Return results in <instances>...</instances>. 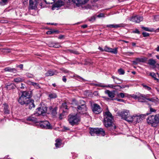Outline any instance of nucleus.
<instances>
[{
	"label": "nucleus",
	"instance_id": "obj_1",
	"mask_svg": "<svg viewBox=\"0 0 159 159\" xmlns=\"http://www.w3.org/2000/svg\"><path fill=\"white\" fill-rule=\"evenodd\" d=\"M113 116L109 111L105 112L104 114L103 124L106 127H109L112 126Z\"/></svg>",
	"mask_w": 159,
	"mask_h": 159
},
{
	"label": "nucleus",
	"instance_id": "obj_2",
	"mask_svg": "<svg viewBox=\"0 0 159 159\" xmlns=\"http://www.w3.org/2000/svg\"><path fill=\"white\" fill-rule=\"evenodd\" d=\"M77 105V111L81 114H85L86 116H89V114L87 113V107L85 104V102L82 100H80L76 103Z\"/></svg>",
	"mask_w": 159,
	"mask_h": 159
},
{
	"label": "nucleus",
	"instance_id": "obj_3",
	"mask_svg": "<svg viewBox=\"0 0 159 159\" xmlns=\"http://www.w3.org/2000/svg\"><path fill=\"white\" fill-rule=\"evenodd\" d=\"M19 98L18 100L19 103L21 105H23L30 98L29 92L27 91H22L19 94Z\"/></svg>",
	"mask_w": 159,
	"mask_h": 159
},
{
	"label": "nucleus",
	"instance_id": "obj_4",
	"mask_svg": "<svg viewBox=\"0 0 159 159\" xmlns=\"http://www.w3.org/2000/svg\"><path fill=\"white\" fill-rule=\"evenodd\" d=\"M118 114L124 120L129 122H132V116H130L129 110H124L121 111H119Z\"/></svg>",
	"mask_w": 159,
	"mask_h": 159
},
{
	"label": "nucleus",
	"instance_id": "obj_5",
	"mask_svg": "<svg viewBox=\"0 0 159 159\" xmlns=\"http://www.w3.org/2000/svg\"><path fill=\"white\" fill-rule=\"evenodd\" d=\"M69 121L70 124L72 126L77 125L80 121V117L77 115L69 116Z\"/></svg>",
	"mask_w": 159,
	"mask_h": 159
},
{
	"label": "nucleus",
	"instance_id": "obj_6",
	"mask_svg": "<svg viewBox=\"0 0 159 159\" xmlns=\"http://www.w3.org/2000/svg\"><path fill=\"white\" fill-rule=\"evenodd\" d=\"M47 110V106L44 104H41L40 106L36 109V111L34 113V115L36 116L42 115L46 113Z\"/></svg>",
	"mask_w": 159,
	"mask_h": 159
},
{
	"label": "nucleus",
	"instance_id": "obj_7",
	"mask_svg": "<svg viewBox=\"0 0 159 159\" xmlns=\"http://www.w3.org/2000/svg\"><path fill=\"white\" fill-rule=\"evenodd\" d=\"M90 133L92 136H94L96 134L104 136L105 134V131L102 128H91L90 129Z\"/></svg>",
	"mask_w": 159,
	"mask_h": 159
},
{
	"label": "nucleus",
	"instance_id": "obj_8",
	"mask_svg": "<svg viewBox=\"0 0 159 159\" xmlns=\"http://www.w3.org/2000/svg\"><path fill=\"white\" fill-rule=\"evenodd\" d=\"M148 95L145 96L143 94H140L139 95V97L137 100L139 102H146L147 100H148L152 102H155V99L153 98H148Z\"/></svg>",
	"mask_w": 159,
	"mask_h": 159
},
{
	"label": "nucleus",
	"instance_id": "obj_9",
	"mask_svg": "<svg viewBox=\"0 0 159 159\" xmlns=\"http://www.w3.org/2000/svg\"><path fill=\"white\" fill-rule=\"evenodd\" d=\"M39 125L41 128L46 129H52V126L48 121H41L39 123Z\"/></svg>",
	"mask_w": 159,
	"mask_h": 159
},
{
	"label": "nucleus",
	"instance_id": "obj_10",
	"mask_svg": "<svg viewBox=\"0 0 159 159\" xmlns=\"http://www.w3.org/2000/svg\"><path fill=\"white\" fill-rule=\"evenodd\" d=\"M91 109L93 112L96 114H99L102 111L100 106L96 103L91 105Z\"/></svg>",
	"mask_w": 159,
	"mask_h": 159
},
{
	"label": "nucleus",
	"instance_id": "obj_11",
	"mask_svg": "<svg viewBox=\"0 0 159 159\" xmlns=\"http://www.w3.org/2000/svg\"><path fill=\"white\" fill-rule=\"evenodd\" d=\"M89 0H72L71 2L76 6L79 7L87 3Z\"/></svg>",
	"mask_w": 159,
	"mask_h": 159
},
{
	"label": "nucleus",
	"instance_id": "obj_12",
	"mask_svg": "<svg viewBox=\"0 0 159 159\" xmlns=\"http://www.w3.org/2000/svg\"><path fill=\"white\" fill-rule=\"evenodd\" d=\"M96 85H98V84H96ZM98 86H99L101 87H109L111 88H112V89H116V90H119L121 89L122 88H125L126 86H124V85H122L120 86L119 85H117L116 86H114L112 84H109L108 85H98Z\"/></svg>",
	"mask_w": 159,
	"mask_h": 159
},
{
	"label": "nucleus",
	"instance_id": "obj_13",
	"mask_svg": "<svg viewBox=\"0 0 159 159\" xmlns=\"http://www.w3.org/2000/svg\"><path fill=\"white\" fill-rule=\"evenodd\" d=\"M130 20L136 23H139L143 20V18L142 16L138 15L132 16L129 19Z\"/></svg>",
	"mask_w": 159,
	"mask_h": 159
},
{
	"label": "nucleus",
	"instance_id": "obj_14",
	"mask_svg": "<svg viewBox=\"0 0 159 159\" xmlns=\"http://www.w3.org/2000/svg\"><path fill=\"white\" fill-rule=\"evenodd\" d=\"M154 115L149 116L147 119V123L148 124L151 125L152 126L156 125Z\"/></svg>",
	"mask_w": 159,
	"mask_h": 159
},
{
	"label": "nucleus",
	"instance_id": "obj_15",
	"mask_svg": "<svg viewBox=\"0 0 159 159\" xmlns=\"http://www.w3.org/2000/svg\"><path fill=\"white\" fill-rule=\"evenodd\" d=\"M34 101L33 99H30L24 104L28 106L29 109H31L35 107V106L34 103Z\"/></svg>",
	"mask_w": 159,
	"mask_h": 159
},
{
	"label": "nucleus",
	"instance_id": "obj_16",
	"mask_svg": "<svg viewBox=\"0 0 159 159\" xmlns=\"http://www.w3.org/2000/svg\"><path fill=\"white\" fill-rule=\"evenodd\" d=\"M64 1L62 0H59L55 3L52 7V9L53 10L55 7H59L64 5Z\"/></svg>",
	"mask_w": 159,
	"mask_h": 159
},
{
	"label": "nucleus",
	"instance_id": "obj_17",
	"mask_svg": "<svg viewBox=\"0 0 159 159\" xmlns=\"http://www.w3.org/2000/svg\"><path fill=\"white\" fill-rule=\"evenodd\" d=\"M147 60V58L145 57L137 58L135 60L133 61L132 62L134 64L137 65L139 62H145Z\"/></svg>",
	"mask_w": 159,
	"mask_h": 159
},
{
	"label": "nucleus",
	"instance_id": "obj_18",
	"mask_svg": "<svg viewBox=\"0 0 159 159\" xmlns=\"http://www.w3.org/2000/svg\"><path fill=\"white\" fill-rule=\"evenodd\" d=\"M115 91H110L109 90H106L105 93L107 94L108 96L111 98H112L115 97Z\"/></svg>",
	"mask_w": 159,
	"mask_h": 159
},
{
	"label": "nucleus",
	"instance_id": "obj_19",
	"mask_svg": "<svg viewBox=\"0 0 159 159\" xmlns=\"http://www.w3.org/2000/svg\"><path fill=\"white\" fill-rule=\"evenodd\" d=\"M37 1V0H30V9H34L35 8Z\"/></svg>",
	"mask_w": 159,
	"mask_h": 159
},
{
	"label": "nucleus",
	"instance_id": "obj_20",
	"mask_svg": "<svg viewBox=\"0 0 159 159\" xmlns=\"http://www.w3.org/2000/svg\"><path fill=\"white\" fill-rule=\"evenodd\" d=\"M132 118L133 119L132 122L134 121L136 123H139L141 121L139 115H134L133 116H132Z\"/></svg>",
	"mask_w": 159,
	"mask_h": 159
},
{
	"label": "nucleus",
	"instance_id": "obj_21",
	"mask_svg": "<svg viewBox=\"0 0 159 159\" xmlns=\"http://www.w3.org/2000/svg\"><path fill=\"white\" fill-rule=\"evenodd\" d=\"M49 109L51 111V113L53 116H55L57 114V107H55L53 108L52 107L50 106L49 107Z\"/></svg>",
	"mask_w": 159,
	"mask_h": 159
},
{
	"label": "nucleus",
	"instance_id": "obj_22",
	"mask_svg": "<svg viewBox=\"0 0 159 159\" xmlns=\"http://www.w3.org/2000/svg\"><path fill=\"white\" fill-rule=\"evenodd\" d=\"M34 116H36V115H34V114L30 116L27 119V120L37 122V118Z\"/></svg>",
	"mask_w": 159,
	"mask_h": 159
},
{
	"label": "nucleus",
	"instance_id": "obj_23",
	"mask_svg": "<svg viewBox=\"0 0 159 159\" xmlns=\"http://www.w3.org/2000/svg\"><path fill=\"white\" fill-rule=\"evenodd\" d=\"M2 107H3L4 113L5 114H9L10 111L8 109V105L7 104L5 103L3 104Z\"/></svg>",
	"mask_w": 159,
	"mask_h": 159
},
{
	"label": "nucleus",
	"instance_id": "obj_24",
	"mask_svg": "<svg viewBox=\"0 0 159 159\" xmlns=\"http://www.w3.org/2000/svg\"><path fill=\"white\" fill-rule=\"evenodd\" d=\"M122 26V24H111L108 25H107V27L112 28H117Z\"/></svg>",
	"mask_w": 159,
	"mask_h": 159
},
{
	"label": "nucleus",
	"instance_id": "obj_25",
	"mask_svg": "<svg viewBox=\"0 0 159 159\" xmlns=\"http://www.w3.org/2000/svg\"><path fill=\"white\" fill-rule=\"evenodd\" d=\"M117 96L118 98H123L125 97H127L129 96V94L125 93H118Z\"/></svg>",
	"mask_w": 159,
	"mask_h": 159
},
{
	"label": "nucleus",
	"instance_id": "obj_26",
	"mask_svg": "<svg viewBox=\"0 0 159 159\" xmlns=\"http://www.w3.org/2000/svg\"><path fill=\"white\" fill-rule=\"evenodd\" d=\"M112 78L114 80V82L116 84H120L122 82V81L121 80H120L114 76H112Z\"/></svg>",
	"mask_w": 159,
	"mask_h": 159
},
{
	"label": "nucleus",
	"instance_id": "obj_27",
	"mask_svg": "<svg viewBox=\"0 0 159 159\" xmlns=\"http://www.w3.org/2000/svg\"><path fill=\"white\" fill-rule=\"evenodd\" d=\"M6 87L7 90H10L12 89H14L15 86L13 84L9 83L8 84L6 85Z\"/></svg>",
	"mask_w": 159,
	"mask_h": 159
},
{
	"label": "nucleus",
	"instance_id": "obj_28",
	"mask_svg": "<svg viewBox=\"0 0 159 159\" xmlns=\"http://www.w3.org/2000/svg\"><path fill=\"white\" fill-rule=\"evenodd\" d=\"M4 70L5 71H9L14 73H16V70L15 68H11L10 67H7L5 68Z\"/></svg>",
	"mask_w": 159,
	"mask_h": 159
},
{
	"label": "nucleus",
	"instance_id": "obj_29",
	"mask_svg": "<svg viewBox=\"0 0 159 159\" xmlns=\"http://www.w3.org/2000/svg\"><path fill=\"white\" fill-rule=\"evenodd\" d=\"M156 62L155 60L151 58L148 60V64L151 66H154L155 65Z\"/></svg>",
	"mask_w": 159,
	"mask_h": 159
},
{
	"label": "nucleus",
	"instance_id": "obj_30",
	"mask_svg": "<svg viewBox=\"0 0 159 159\" xmlns=\"http://www.w3.org/2000/svg\"><path fill=\"white\" fill-rule=\"evenodd\" d=\"M56 143L55 144L56 148H59L61 145V140L59 139H57L56 140Z\"/></svg>",
	"mask_w": 159,
	"mask_h": 159
},
{
	"label": "nucleus",
	"instance_id": "obj_31",
	"mask_svg": "<svg viewBox=\"0 0 159 159\" xmlns=\"http://www.w3.org/2000/svg\"><path fill=\"white\" fill-rule=\"evenodd\" d=\"M54 73L53 71L51 70H49L45 74V76H51L54 75Z\"/></svg>",
	"mask_w": 159,
	"mask_h": 159
},
{
	"label": "nucleus",
	"instance_id": "obj_32",
	"mask_svg": "<svg viewBox=\"0 0 159 159\" xmlns=\"http://www.w3.org/2000/svg\"><path fill=\"white\" fill-rule=\"evenodd\" d=\"M48 97L50 99H52L57 98V96L56 93H52L49 94Z\"/></svg>",
	"mask_w": 159,
	"mask_h": 159
},
{
	"label": "nucleus",
	"instance_id": "obj_33",
	"mask_svg": "<svg viewBox=\"0 0 159 159\" xmlns=\"http://www.w3.org/2000/svg\"><path fill=\"white\" fill-rule=\"evenodd\" d=\"M155 120L156 124L159 123V114H157L154 115Z\"/></svg>",
	"mask_w": 159,
	"mask_h": 159
},
{
	"label": "nucleus",
	"instance_id": "obj_34",
	"mask_svg": "<svg viewBox=\"0 0 159 159\" xmlns=\"http://www.w3.org/2000/svg\"><path fill=\"white\" fill-rule=\"evenodd\" d=\"M64 1V5L70 6L71 5V2L69 0H62Z\"/></svg>",
	"mask_w": 159,
	"mask_h": 159
},
{
	"label": "nucleus",
	"instance_id": "obj_35",
	"mask_svg": "<svg viewBox=\"0 0 159 159\" xmlns=\"http://www.w3.org/2000/svg\"><path fill=\"white\" fill-rule=\"evenodd\" d=\"M150 75L155 80H157V82H159V79L156 78V76L154 72H151L150 74Z\"/></svg>",
	"mask_w": 159,
	"mask_h": 159
},
{
	"label": "nucleus",
	"instance_id": "obj_36",
	"mask_svg": "<svg viewBox=\"0 0 159 159\" xmlns=\"http://www.w3.org/2000/svg\"><path fill=\"white\" fill-rule=\"evenodd\" d=\"M23 79L20 77H18L14 79V81L16 83L20 82L23 80Z\"/></svg>",
	"mask_w": 159,
	"mask_h": 159
},
{
	"label": "nucleus",
	"instance_id": "obj_37",
	"mask_svg": "<svg viewBox=\"0 0 159 159\" xmlns=\"http://www.w3.org/2000/svg\"><path fill=\"white\" fill-rule=\"evenodd\" d=\"M74 76L76 78V79L79 81H84L85 80L84 79L77 75H75Z\"/></svg>",
	"mask_w": 159,
	"mask_h": 159
},
{
	"label": "nucleus",
	"instance_id": "obj_38",
	"mask_svg": "<svg viewBox=\"0 0 159 159\" xmlns=\"http://www.w3.org/2000/svg\"><path fill=\"white\" fill-rule=\"evenodd\" d=\"M31 84L36 89H39L40 88L39 84L37 83L31 82Z\"/></svg>",
	"mask_w": 159,
	"mask_h": 159
},
{
	"label": "nucleus",
	"instance_id": "obj_39",
	"mask_svg": "<svg viewBox=\"0 0 159 159\" xmlns=\"http://www.w3.org/2000/svg\"><path fill=\"white\" fill-rule=\"evenodd\" d=\"M67 51L70 53H73L75 54H79V52L76 50L69 49Z\"/></svg>",
	"mask_w": 159,
	"mask_h": 159
},
{
	"label": "nucleus",
	"instance_id": "obj_40",
	"mask_svg": "<svg viewBox=\"0 0 159 159\" xmlns=\"http://www.w3.org/2000/svg\"><path fill=\"white\" fill-rule=\"evenodd\" d=\"M46 3L52 4L55 2V0H44Z\"/></svg>",
	"mask_w": 159,
	"mask_h": 159
},
{
	"label": "nucleus",
	"instance_id": "obj_41",
	"mask_svg": "<svg viewBox=\"0 0 159 159\" xmlns=\"http://www.w3.org/2000/svg\"><path fill=\"white\" fill-rule=\"evenodd\" d=\"M110 52H111L112 53L116 54L117 53V48H115L114 49H112L111 48V50Z\"/></svg>",
	"mask_w": 159,
	"mask_h": 159
},
{
	"label": "nucleus",
	"instance_id": "obj_42",
	"mask_svg": "<svg viewBox=\"0 0 159 159\" xmlns=\"http://www.w3.org/2000/svg\"><path fill=\"white\" fill-rule=\"evenodd\" d=\"M118 72L120 75H123L125 73V71L124 70L121 68H120L118 69Z\"/></svg>",
	"mask_w": 159,
	"mask_h": 159
},
{
	"label": "nucleus",
	"instance_id": "obj_43",
	"mask_svg": "<svg viewBox=\"0 0 159 159\" xmlns=\"http://www.w3.org/2000/svg\"><path fill=\"white\" fill-rule=\"evenodd\" d=\"M111 50V48H109L107 46H105L104 48V51L108 52H110Z\"/></svg>",
	"mask_w": 159,
	"mask_h": 159
},
{
	"label": "nucleus",
	"instance_id": "obj_44",
	"mask_svg": "<svg viewBox=\"0 0 159 159\" xmlns=\"http://www.w3.org/2000/svg\"><path fill=\"white\" fill-rule=\"evenodd\" d=\"M7 2V0H1V1L0 2V4L1 5H4L6 4Z\"/></svg>",
	"mask_w": 159,
	"mask_h": 159
},
{
	"label": "nucleus",
	"instance_id": "obj_45",
	"mask_svg": "<svg viewBox=\"0 0 159 159\" xmlns=\"http://www.w3.org/2000/svg\"><path fill=\"white\" fill-rule=\"evenodd\" d=\"M142 85L143 87L145 89L148 90H150L151 89V88L147 85H145L144 84H142Z\"/></svg>",
	"mask_w": 159,
	"mask_h": 159
},
{
	"label": "nucleus",
	"instance_id": "obj_46",
	"mask_svg": "<svg viewBox=\"0 0 159 159\" xmlns=\"http://www.w3.org/2000/svg\"><path fill=\"white\" fill-rule=\"evenodd\" d=\"M129 96L130 97H132V98H134L136 99H137L139 97V95L138 96V95H135L134 94L129 95Z\"/></svg>",
	"mask_w": 159,
	"mask_h": 159
},
{
	"label": "nucleus",
	"instance_id": "obj_47",
	"mask_svg": "<svg viewBox=\"0 0 159 159\" xmlns=\"http://www.w3.org/2000/svg\"><path fill=\"white\" fill-rule=\"evenodd\" d=\"M140 116V119L141 120V121L143 120V119H145V116H146V115L145 114H142V115H139Z\"/></svg>",
	"mask_w": 159,
	"mask_h": 159
},
{
	"label": "nucleus",
	"instance_id": "obj_48",
	"mask_svg": "<svg viewBox=\"0 0 159 159\" xmlns=\"http://www.w3.org/2000/svg\"><path fill=\"white\" fill-rule=\"evenodd\" d=\"M26 75L29 78H32L34 77V75H33L29 73H26Z\"/></svg>",
	"mask_w": 159,
	"mask_h": 159
},
{
	"label": "nucleus",
	"instance_id": "obj_49",
	"mask_svg": "<svg viewBox=\"0 0 159 159\" xmlns=\"http://www.w3.org/2000/svg\"><path fill=\"white\" fill-rule=\"evenodd\" d=\"M95 17L94 16H93L89 19V20L90 21L93 22L95 20Z\"/></svg>",
	"mask_w": 159,
	"mask_h": 159
},
{
	"label": "nucleus",
	"instance_id": "obj_50",
	"mask_svg": "<svg viewBox=\"0 0 159 159\" xmlns=\"http://www.w3.org/2000/svg\"><path fill=\"white\" fill-rule=\"evenodd\" d=\"M55 32H56V31L55 30L48 31L46 33L48 34H50Z\"/></svg>",
	"mask_w": 159,
	"mask_h": 159
},
{
	"label": "nucleus",
	"instance_id": "obj_51",
	"mask_svg": "<svg viewBox=\"0 0 159 159\" xmlns=\"http://www.w3.org/2000/svg\"><path fill=\"white\" fill-rule=\"evenodd\" d=\"M142 34L144 37H148L149 35V34L147 32H143L142 33Z\"/></svg>",
	"mask_w": 159,
	"mask_h": 159
},
{
	"label": "nucleus",
	"instance_id": "obj_52",
	"mask_svg": "<svg viewBox=\"0 0 159 159\" xmlns=\"http://www.w3.org/2000/svg\"><path fill=\"white\" fill-rule=\"evenodd\" d=\"M60 46V44L58 43H55L53 47L55 48H58Z\"/></svg>",
	"mask_w": 159,
	"mask_h": 159
},
{
	"label": "nucleus",
	"instance_id": "obj_53",
	"mask_svg": "<svg viewBox=\"0 0 159 159\" xmlns=\"http://www.w3.org/2000/svg\"><path fill=\"white\" fill-rule=\"evenodd\" d=\"M142 28L146 31H151V30L148 27H142Z\"/></svg>",
	"mask_w": 159,
	"mask_h": 159
},
{
	"label": "nucleus",
	"instance_id": "obj_54",
	"mask_svg": "<svg viewBox=\"0 0 159 159\" xmlns=\"http://www.w3.org/2000/svg\"><path fill=\"white\" fill-rule=\"evenodd\" d=\"M54 43V42H50L48 43L49 46L50 47H53Z\"/></svg>",
	"mask_w": 159,
	"mask_h": 159
},
{
	"label": "nucleus",
	"instance_id": "obj_55",
	"mask_svg": "<svg viewBox=\"0 0 159 159\" xmlns=\"http://www.w3.org/2000/svg\"><path fill=\"white\" fill-rule=\"evenodd\" d=\"M4 52H11V50L9 49H4Z\"/></svg>",
	"mask_w": 159,
	"mask_h": 159
},
{
	"label": "nucleus",
	"instance_id": "obj_56",
	"mask_svg": "<svg viewBox=\"0 0 159 159\" xmlns=\"http://www.w3.org/2000/svg\"><path fill=\"white\" fill-rule=\"evenodd\" d=\"M133 32L134 33H137L138 34H140L139 31L137 29H136L135 30L133 31Z\"/></svg>",
	"mask_w": 159,
	"mask_h": 159
},
{
	"label": "nucleus",
	"instance_id": "obj_57",
	"mask_svg": "<svg viewBox=\"0 0 159 159\" xmlns=\"http://www.w3.org/2000/svg\"><path fill=\"white\" fill-rule=\"evenodd\" d=\"M20 85H21V86H20V88L21 89H23L25 88V84H23L22 83H21V84Z\"/></svg>",
	"mask_w": 159,
	"mask_h": 159
},
{
	"label": "nucleus",
	"instance_id": "obj_58",
	"mask_svg": "<svg viewBox=\"0 0 159 159\" xmlns=\"http://www.w3.org/2000/svg\"><path fill=\"white\" fill-rule=\"evenodd\" d=\"M104 14L102 13L100 14L97 16V17H103L104 16Z\"/></svg>",
	"mask_w": 159,
	"mask_h": 159
},
{
	"label": "nucleus",
	"instance_id": "obj_59",
	"mask_svg": "<svg viewBox=\"0 0 159 159\" xmlns=\"http://www.w3.org/2000/svg\"><path fill=\"white\" fill-rule=\"evenodd\" d=\"M150 111L151 112H155L156 110L152 107L150 108Z\"/></svg>",
	"mask_w": 159,
	"mask_h": 159
},
{
	"label": "nucleus",
	"instance_id": "obj_60",
	"mask_svg": "<svg viewBox=\"0 0 159 159\" xmlns=\"http://www.w3.org/2000/svg\"><path fill=\"white\" fill-rule=\"evenodd\" d=\"M134 54L133 52H127L126 53V55L128 56H131Z\"/></svg>",
	"mask_w": 159,
	"mask_h": 159
},
{
	"label": "nucleus",
	"instance_id": "obj_61",
	"mask_svg": "<svg viewBox=\"0 0 159 159\" xmlns=\"http://www.w3.org/2000/svg\"><path fill=\"white\" fill-rule=\"evenodd\" d=\"M17 67H19L21 69H23V65L22 64H21V65H18L17 66Z\"/></svg>",
	"mask_w": 159,
	"mask_h": 159
},
{
	"label": "nucleus",
	"instance_id": "obj_62",
	"mask_svg": "<svg viewBox=\"0 0 159 159\" xmlns=\"http://www.w3.org/2000/svg\"><path fill=\"white\" fill-rule=\"evenodd\" d=\"M116 100L118 102H124V100L121 99H117Z\"/></svg>",
	"mask_w": 159,
	"mask_h": 159
},
{
	"label": "nucleus",
	"instance_id": "obj_63",
	"mask_svg": "<svg viewBox=\"0 0 159 159\" xmlns=\"http://www.w3.org/2000/svg\"><path fill=\"white\" fill-rule=\"evenodd\" d=\"M64 36L63 35H61L59 36V37H58V38L60 39H63L64 37Z\"/></svg>",
	"mask_w": 159,
	"mask_h": 159
},
{
	"label": "nucleus",
	"instance_id": "obj_64",
	"mask_svg": "<svg viewBox=\"0 0 159 159\" xmlns=\"http://www.w3.org/2000/svg\"><path fill=\"white\" fill-rule=\"evenodd\" d=\"M62 80L63 81L66 82V78L65 77V76H64L63 77V78H62Z\"/></svg>",
	"mask_w": 159,
	"mask_h": 159
}]
</instances>
